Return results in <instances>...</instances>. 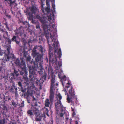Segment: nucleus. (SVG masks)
Wrapping results in <instances>:
<instances>
[{"label":"nucleus","instance_id":"obj_1","mask_svg":"<svg viewBox=\"0 0 124 124\" xmlns=\"http://www.w3.org/2000/svg\"><path fill=\"white\" fill-rule=\"evenodd\" d=\"M36 17L42 23V26L44 31V35L49 45V64H52L57 61V58H60L62 56L60 48L59 49L58 52H57L59 42L57 38L56 29L48 23L46 17H41L38 15Z\"/></svg>","mask_w":124,"mask_h":124},{"label":"nucleus","instance_id":"obj_2","mask_svg":"<svg viewBox=\"0 0 124 124\" xmlns=\"http://www.w3.org/2000/svg\"><path fill=\"white\" fill-rule=\"evenodd\" d=\"M45 50L42 46H35L32 51V53L34 57H35V61H31V63L33 64L32 66H30L29 78L31 81H33L34 75H36V71L37 69L39 74H42L44 70L43 66V52Z\"/></svg>","mask_w":124,"mask_h":124},{"label":"nucleus","instance_id":"obj_3","mask_svg":"<svg viewBox=\"0 0 124 124\" xmlns=\"http://www.w3.org/2000/svg\"><path fill=\"white\" fill-rule=\"evenodd\" d=\"M69 95H67L68 97L67 98V100L68 102L69 103H70L71 101V104L73 105V107H71V111L73 112L72 113V116L74 117V116L76 115V112L75 108L74 106V104L72 103V99H75L77 100V98L75 95L74 93L75 91L74 90V89L72 87H71V88L70 89L69 91Z\"/></svg>","mask_w":124,"mask_h":124},{"label":"nucleus","instance_id":"obj_4","mask_svg":"<svg viewBox=\"0 0 124 124\" xmlns=\"http://www.w3.org/2000/svg\"><path fill=\"white\" fill-rule=\"evenodd\" d=\"M51 85L50 87V95L49 96V99L51 103L53 102L54 100V93L53 91V88L55 87L57 88L58 85V84L57 82L55 83V75H54L53 73H52L51 74Z\"/></svg>","mask_w":124,"mask_h":124},{"label":"nucleus","instance_id":"obj_5","mask_svg":"<svg viewBox=\"0 0 124 124\" xmlns=\"http://www.w3.org/2000/svg\"><path fill=\"white\" fill-rule=\"evenodd\" d=\"M7 40V41L8 43V44L7 45L6 48L7 50L6 51L5 57L7 59V60H10L11 58H14V55L12 53H10V50L11 49L10 44H11V39H10L9 38H6Z\"/></svg>","mask_w":124,"mask_h":124},{"label":"nucleus","instance_id":"obj_6","mask_svg":"<svg viewBox=\"0 0 124 124\" xmlns=\"http://www.w3.org/2000/svg\"><path fill=\"white\" fill-rule=\"evenodd\" d=\"M62 99V97L61 94L60 93L59 94L58 97H56V100L55 101V107L57 111H58L59 109L61 108H62V111H63V108L61 101Z\"/></svg>","mask_w":124,"mask_h":124},{"label":"nucleus","instance_id":"obj_7","mask_svg":"<svg viewBox=\"0 0 124 124\" xmlns=\"http://www.w3.org/2000/svg\"><path fill=\"white\" fill-rule=\"evenodd\" d=\"M44 74H39L40 75H41V77L39 80L37 79L36 81V84L39 86L40 87L42 86V84L43 82L46 80V79L47 74L45 72H44Z\"/></svg>","mask_w":124,"mask_h":124},{"label":"nucleus","instance_id":"obj_8","mask_svg":"<svg viewBox=\"0 0 124 124\" xmlns=\"http://www.w3.org/2000/svg\"><path fill=\"white\" fill-rule=\"evenodd\" d=\"M23 27L21 26L18 29L15 31V35L17 37H18L19 36L21 37L23 34Z\"/></svg>","mask_w":124,"mask_h":124},{"label":"nucleus","instance_id":"obj_9","mask_svg":"<svg viewBox=\"0 0 124 124\" xmlns=\"http://www.w3.org/2000/svg\"><path fill=\"white\" fill-rule=\"evenodd\" d=\"M5 53H6V51L5 52V55H4V57L5 58V59H4V58L3 59H0V62L1 63V65H4L5 64V62L6 61H9L10 62H12V61H14L16 59V57L14 55V58H12L10 59L9 60H7V59H6V58H5Z\"/></svg>","mask_w":124,"mask_h":124},{"label":"nucleus","instance_id":"obj_10","mask_svg":"<svg viewBox=\"0 0 124 124\" xmlns=\"http://www.w3.org/2000/svg\"><path fill=\"white\" fill-rule=\"evenodd\" d=\"M15 64L19 66V67L21 68V69L23 68L22 66L24 65L26 66L25 62L23 60H22L21 62L18 59H17L15 62Z\"/></svg>","mask_w":124,"mask_h":124},{"label":"nucleus","instance_id":"obj_11","mask_svg":"<svg viewBox=\"0 0 124 124\" xmlns=\"http://www.w3.org/2000/svg\"><path fill=\"white\" fill-rule=\"evenodd\" d=\"M19 70H16L14 68L13 73H12L10 74L12 76V77H11V78H14L15 79H16L15 76H16V77H17L19 75Z\"/></svg>","mask_w":124,"mask_h":124},{"label":"nucleus","instance_id":"obj_12","mask_svg":"<svg viewBox=\"0 0 124 124\" xmlns=\"http://www.w3.org/2000/svg\"><path fill=\"white\" fill-rule=\"evenodd\" d=\"M29 12H31L32 14H35L39 12V10L37 9L36 7L34 5L32 6L30 9V10Z\"/></svg>","mask_w":124,"mask_h":124},{"label":"nucleus","instance_id":"obj_13","mask_svg":"<svg viewBox=\"0 0 124 124\" xmlns=\"http://www.w3.org/2000/svg\"><path fill=\"white\" fill-rule=\"evenodd\" d=\"M5 1H7L8 3L11 8L15 7L17 6V4L16 3V0L13 1L12 0H5Z\"/></svg>","mask_w":124,"mask_h":124},{"label":"nucleus","instance_id":"obj_14","mask_svg":"<svg viewBox=\"0 0 124 124\" xmlns=\"http://www.w3.org/2000/svg\"><path fill=\"white\" fill-rule=\"evenodd\" d=\"M17 89L14 85H12L11 86V88L9 90V91L10 92L12 93H15V94H16L17 93Z\"/></svg>","mask_w":124,"mask_h":124},{"label":"nucleus","instance_id":"obj_15","mask_svg":"<svg viewBox=\"0 0 124 124\" xmlns=\"http://www.w3.org/2000/svg\"><path fill=\"white\" fill-rule=\"evenodd\" d=\"M26 15L29 16L28 19L30 20H32L33 19V14L29 12V10L28 9L26 10L25 12Z\"/></svg>","mask_w":124,"mask_h":124},{"label":"nucleus","instance_id":"obj_16","mask_svg":"<svg viewBox=\"0 0 124 124\" xmlns=\"http://www.w3.org/2000/svg\"><path fill=\"white\" fill-rule=\"evenodd\" d=\"M35 116L36 117L35 118V120L40 121H41L42 117L43 116V115L39 113L36 115Z\"/></svg>","mask_w":124,"mask_h":124},{"label":"nucleus","instance_id":"obj_17","mask_svg":"<svg viewBox=\"0 0 124 124\" xmlns=\"http://www.w3.org/2000/svg\"><path fill=\"white\" fill-rule=\"evenodd\" d=\"M22 67L23 68L22 69V70L23 71L24 73V75L23 76V77H27V75H28V72L26 69V66H25L24 65H22Z\"/></svg>","mask_w":124,"mask_h":124},{"label":"nucleus","instance_id":"obj_18","mask_svg":"<svg viewBox=\"0 0 124 124\" xmlns=\"http://www.w3.org/2000/svg\"><path fill=\"white\" fill-rule=\"evenodd\" d=\"M18 37L17 36L15 35L14 36L12 37V38L11 39V41L12 42H15L17 44H19V41H18V39L17 38Z\"/></svg>","mask_w":124,"mask_h":124},{"label":"nucleus","instance_id":"obj_19","mask_svg":"<svg viewBox=\"0 0 124 124\" xmlns=\"http://www.w3.org/2000/svg\"><path fill=\"white\" fill-rule=\"evenodd\" d=\"M8 77L7 75H0V79L4 78V82L5 83H6L7 81L8 80Z\"/></svg>","mask_w":124,"mask_h":124},{"label":"nucleus","instance_id":"obj_20","mask_svg":"<svg viewBox=\"0 0 124 124\" xmlns=\"http://www.w3.org/2000/svg\"><path fill=\"white\" fill-rule=\"evenodd\" d=\"M32 111L35 115L40 113L39 110L37 108L33 107V108H32Z\"/></svg>","mask_w":124,"mask_h":124},{"label":"nucleus","instance_id":"obj_21","mask_svg":"<svg viewBox=\"0 0 124 124\" xmlns=\"http://www.w3.org/2000/svg\"><path fill=\"white\" fill-rule=\"evenodd\" d=\"M45 106L46 107H49L50 102H49V100L48 99H46L45 101Z\"/></svg>","mask_w":124,"mask_h":124},{"label":"nucleus","instance_id":"obj_22","mask_svg":"<svg viewBox=\"0 0 124 124\" xmlns=\"http://www.w3.org/2000/svg\"><path fill=\"white\" fill-rule=\"evenodd\" d=\"M5 67L1 66L0 67V72L3 74L5 73Z\"/></svg>","mask_w":124,"mask_h":124},{"label":"nucleus","instance_id":"obj_23","mask_svg":"<svg viewBox=\"0 0 124 124\" xmlns=\"http://www.w3.org/2000/svg\"><path fill=\"white\" fill-rule=\"evenodd\" d=\"M66 80L67 79L66 77L65 76H64L61 79V80L62 82V84L63 86H64V84L65 83V81H66Z\"/></svg>","mask_w":124,"mask_h":124},{"label":"nucleus","instance_id":"obj_24","mask_svg":"<svg viewBox=\"0 0 124 124\" xmlns=\"http://www.w3.org/2000/svg\"><path fill=\"white\" fill-rule=\"evenodd\" d=\"M44 11L43 12L42 11L43 13H44V14H45L46 13L45 12H46L47 13H48L50 12V8L49 7H47L46 8H44Z\"/></svg>","mask_w":124,"mask_h":124},{"label":"nucleus","instance_id":"obj_25","mask_svg":"<svg viewBox=\"0 0 124 124\" xmlns=\"http://www.w3.org/2000/svg\"><path fill=\"white\" fill-rule=\"evenodd\" d=\"M31 95V94L28 91H27L26 93H24V96L26 98H30L29 96Z\"/></svg>","mask_w":124,"mask_h":124},{"label":"nucleus","instance_id":"obj_26","mask_svg":"<svg viewBox=\"0 0 124 124\" xmlns=\"http://www.w3.org/2000/svg\"><path fill=\"white\" fill-rule=\"evenodd\" d=\"M44 113L46 114L48 116H49V115L48 114V110L47 108H46L45 107H44Z\"/></svg>","mask_w":124,"mask_h":124},{"label":"nucleus","instance_id":"obj_27","mask_svg":"<svg viewBox=\"0 0 124 124\" xmlns=\"http://www.w3.org/2000/svg\"><path fill=\"white\" fill-rule=\"evenodd\" d=\"M54 16V15L53 13H52L51 15L50 14V16H48V20L49 21H50L52 20V17Z\"/></svg>","mask_w":124,"mask_h":124},{"label":"nucleus","instance_id":"obj_28","mask_svg":"<svg viewBox=\"0 0 124 124\" xmlns=\"http://www.w3.org/2000/svg\"><path fill=\"white\" fill-rule=\"evenodd\" d=\"M41 1V9L43 12L44 11V8L43 6L44 5V4H43V0H40Z\"/></svg>","mask_w":124,"mask_h":124},{"label":"nucleus","instance_id":"obj_29","mask_svg":"<svg viewBox=\"0 0 124 124\" xmlns=\"http://www.w3.org/2000/svg\"><path fill=\"white\" fill-rule=\"evenodd\" d=\"M32 110H28L27 112V114L29 116H31L33 115V113L32 111Z\"/></svg>","mask_w":124,"mask_h":124},{"label":"nucleus","instance_id":"obj_30","mask_svg":"<svg viewBox=\"0 0 124 124\" xmlns=\"http://www.w3.org/2000/svg\"><path fill=\"white\" fill-rule=\"evenodd\" d=\"M25 58L26 59V61L27 62H30L31 60V57L29 56L28 57H27Z\"/></svg>","mask_w":124,"mask_h":124},{"label":"nucleus","instance_id":"obj_31","mask_svg":"<svg viewBox=\"0 0 124 124\" xmlns=\"http://www.w3.org/2000/svg\"><path fill=\"white\" fill-rule=\"evenodd\" d=\"M3 37L4 38H7V37L8 36V32L6 31L5 33L4 34L3 36Z\"/></svg>","mask_w":124,"mask_h":124},{"label":"nucleus","instance_id":"obj_32","mask_svg":"<svg viewBox=\"0 0 124 124\" xmlns=\"http://www.w3.org/2000/svg\"><path fill=\"white\" fill-rule=\"evenodd\" d=\"M23 25H24L26 26V27L27 26L28 27L29 24V23L26 21H25L24 22H23Z\"/></svg>","mask_w":124,"mask_h":124},{"label":"nucleus","instance_id":"obj_33","mask_svg":"<svg viewBox=\"0 0 124 124\" xmlns=\"http://www.w3.org/2000/svg\"><path fill=\"white\" fill-rule=\"evenodd\" d=\"M24 79L26 81L25 82L27 84L28 83V82H29V79L28 77H23Z\"/></svg>","mask_w":124,"mask_h":124},{"label":"nucleus","instance_id":"obj_34","mask_svg":"<svg viewBox=\"0 0 124 124\" xmlns=\"http://www.w3.org/2000/svg\"><path fill=\"white\" fill-rule=\"evenodd\" d=\"M23 56L24 57L26 58V55L27 54V53L25 51H24L23 52Z\"/></svg>","mask_w":124,"mask_h":124},{"label":"nucleus","instance_id":"obj_35","mask_svg":"<svg viewBox=\"0 0 124 124\" xmlns=\"http://www.w3.org/2000/svg\"><path fill=\"white\" fill-rule=\"evenodd\" d=\"M18 85L20 88H22V84L21 82H18Z\"/></svg>","mask_w":124,"mask_h":124},{"label":"nucleus","instance_id":"obj_36","mask_svg":"<svg viewBox=\"0 0 124 124\" xmlns=\"http://www.w3.org/2000/svg\"><path fill=\"white\" fill-rule=\"evenodd\" d=\"M3 50L1 49L0 46V55L2 56L3 55Z\"/></svg>","mask_w":124,"mask_h":124},{"label":"nucleus","instance_id":"obj_37","mask_svg":"<svg viewBox=\"0 0 124 124\" xmlns=\"http://www.w3.org/2000/svg\"><path fill=\"white\" fill-rule=\"evenodd\" d=\"M12 105L14 106H15V107H16L17 106V105L16 104V102H14V101H13V102H12Z\"/></svg>","mask_w":124,"mask_h":124},{"label":"nucleus","instance_id":"obj_38","mask_svg":"<svg viewBox=\"0 0 124 124\" xmlns=\"http://www.w3.org/2000/svg\"><path fill=\"white\" fill-rule=\"evenodd\" d=\"M46 5L47 6V7H49L50 4H49V1L48 0H46Z\"/></svg>","mask_w":124,"mask_h":124},{"label":"nucleus","instance_id":"obj_39","mask_svg":"<svg viewBox=\"0 0 124 124\" xmlns=\"http://www.w3.org/2000/svg\"><path fill=\"white\" fill-rule=\"evenodd\" d=\"M24 101H23L21 104V105L20 106V107H23L24 106Z\"/></svg>","mask_w":124,"mask_h":124},{"label":"nucleus","instance_id":"obj_40","mask_svg":"<svg viewBox=\"0 0 124 124\" xmlns=\"http://www.w3.org/2000/svg\"><path fill=\"white\" fill-rule=\"evenodd\" d=\"M36 29H40V27L39 24H38L36 25Z\"/></svg>","mask_w":124,"mask_h":124},{"label":"nucleus","instance_id":"obj_41","mask_svg":"<svg viewBox=\"0 0 124 124\" xmlns=\"http://www.w3.org/2000/svg\"><path fill=\"white\" fill-rule=\"evenodd\" d=\"M62 111L61 110V112L60 114V117H62L63 116V115H64V114L63 113H62V111Z\"/></svg>","mask_w":124,"mask_h":124},{"label":"nucleus","instance_id":"obj_42","mask_svg":"<svg viewBox=\"0 0 124 124\" xmlns=\"http://www.w3.org/2000/svg\"><path fill=\"white\" fill-rule=\"evenodd\" d=\"M52 7L53 8L54 10L55 11V5L54 4H52Z\"/></svg>","mask_w":124,"mask_h":124},{"label":"nucleus","instance_id":"obj_43","mask_svg":"<svg viewBox=\"0 0 124 124\" xmlns=\"http://www.w3.org/2000/svg\"><path fill=\"white\" fill-rule=\"evenodd\" d=\"M20 73L21 75H23L24 73L23 71L22 70V71H21L20 72Z\"/></svg>","mask_w":124,"mask_h":124},{"label":"nucleus","instance_id":"obj_44","mask_svg":"<svg viewBox=\"0 0 124 124\" xmlns=\"http://www.w3.org/2000/svg\"><path fill=\"white\" fill-rule=\"evenodd\" d=\"M27 99V102L28 103H30V98H26Z\"/></svg>","mask_w":124,"mask_h":124},{"label":"nucleus","instance_id":"obj_45","mask_svg":"<svg viewBox=\"0 0 124 124\" xmlns=\"http://www.w3.org/2000/svg\"><path fill=\"white\" fill-rule=\"evenodd\" d=\"M32 97L33 98L32 99V101H33L36 100V98L34 97V96H32Z\"/></svg>","mask_w":124,"mask_h":124},{"label":"nucleus","instance_id":"obj_46","mask_svg":"<svg viewBox=\"0 0 124 124\" xmlns=\"http://www.w3.org/2000/svg\"><path fill=\"white\" fill-rule=\"evenodd\" d=\"M31 20L32 21H31V22H32V23L34 24V23H35V21L34 20H33V19H32V20Z\"/></svg>","mask_w":124,"mask_h":124},{"label":"nucleus","instance_id":"obj_47","mask_svg":"<svg viewBox=\"0 0 124 124\" xmlns=\"http://www.w3.org/2000/svg\"><path fill=\"white\" fill-rule=\"evenodd\" d=\"M62 64L61 63V62L58 63V65H59V67H60L62 66Z\"/></svg>","mask_w":124,"mask_h":124},{"label":"nucleus","instance_id":"obj_48","mask_svg":"<svg viewBox=\"0 0 124 124\" xmlns=\"http://www.w3.org/2000/svg\"><path fill=\"white\" fill-rule=\"evenodd\" d=\"M11 12L12 13V14H13L14 15L15 14V13L13 12L12 10H11Z\"/></svg>","mask_w":124,"mask_h":124},{"label":"nucleus","instance_id":"obj_49","mask_svg":"<svg viewBox=\"0 0 124 124\" xmlns=\"http://www.w3.org/2000/svg\"><path fill=\"white\" fill-rule=\"evenodd\" d=\"M68 82L67 83V84L68 85H70V83L69 81V80H68Z\"/></svg>","mask_w":124,"mask_h":124},{"label":"nucleus","instance_id":"obj_50","mask_svg":"<svg viewBox=\"0 0 124 124\" xmlns=\"http://www.w3.org/2000/svg\"><path fill=\"white\" fill-rule=\"evenodd\" d=\"M75 124H78V122L77 121H75Z\"/></svg>","mask_w":124,"mask_h":124},{"label":"nucleus","instance_id":"obj_51","mask_svg":"<svg viewBox=\"0 0 124 124\" xmlns=\"http://www.w3.org/2000/svg\"><path fill=\"white\" fill-rule=\"evenodd\" d=\"M7 16L8 18H11V16L10 15H7Z\"/></svg>","mask_w":124,"mask_h":124},{"label":"nucleus","instance_id":"obj_52","mask_svg":"<svg viewBox=\"0 0 124 124\" xmlns=\"http://www.w3.org/2000/svg\"><path fill=\"white\" fill-rule=\"evenodd\" d=\"M66 87L67 88H69L70 87V85H68V86H66Z\"/></svg>","mask_w":124,"mask_h":124},{"label":"nucleus","instance_id":"obj_53","mask_svg":"<svg viewBox=\"0 0 124 124\" xmlns=\"http://www.w3.org/2000/svg\"><path fill=\"white\" fill-rule=\"evenodd\" d=\"M69 118L68 117H66V119L67 120H68Z\"/></svg>","mask_w":124,"mask_h":124},{"label":"nucleus","instance_id":"obj_54","mask_svg":"<svg viewBox=\"0 0 124 124\" xmlns=\"http://www.w3.org/2000/svg\"><path fill=\"white\" fill-rule=\"evenodd\" d=\"M22 92H24V90H22Z\"/></svg>","mask_w":124,"mask_h":124},{"label":"nucleus","instance_id":"obj_55","mask_svg":"<svg viewBox=\"0 0 124 124\" xmlns=\"http://www.w3.org/2000/svg\"><path fill=\"white\" fill-rule=\"evenodd\" d=\"M50 78V77L49 76V77H48V79H49Z\"/></svg>","mask_w":124,"mask_h":124},{"label":"nucleus","instance_id":"obj_56","mask_svg":"<svg viewBox=\"0 0 124 124\" xmlns=\"http://www.w3.org/2000/svg\"><path fill=\"white\" fill-rule=\"evenodd\" d=\"M59 76V74H58V76H59V77H59V78H60V77Z\"/></svg>","mask_w":124,"mask_h":124},{"label":"nucleus","instance_id":"obj_57","mask_svg":"<svg viewBox=\"0 0 124 124\" xmlns=\"http://www.w3.org/2000/svg\"><path fill=\"white\" fill-rule=\"evenodd\" d=\"M10 100V98H9L8 99V100Z\"/></svg>","mask_w":124,"mask_h":124},{"label":"nucleus","instance_id":"obj_58","mask_svg":"<svg viewBox=\"0 0 124 124\" xmlns=\"http://www.w3.org/2000/svg\"><path fill=\"white\" fill-rule=\"evenodd\" d=\"M35 105L36 106H37V104H35Z\"/></svg>","mask_w":124,"mask_h":124},{"label":"nucleus","instance_id":"obj_59","mask_svg":"<svg viewBox=\"0 0 124 124\" xmlns=\"http://www.w3.org/2000/svg\"><path fill=\"white\" fill-rule=\"evenodd\" d=\"M20 0V1H22V0Z\"/></svg>","mask_w":124,"mask_h":124},{"label":"nucleus","instance_id":"obj_60","mask_svg":"<svg viewBox=\"0 0 124 124\" xmlns=\"http://www.w3.org/2000/svg\"><path fill=\"white\" fill-rule=\"evenodd\" d=\"M45 0H43V1H44Z\"/></svg>","mask_w":124,"mask_h":124},{"label":"nucleus","instance_id":"obj_61","mask_svg":"<svg viewBox=\"0 0 124 124\" xmlns=\"http://www.w3.org/2000/svg\"><path fill=\"white\" fill-rule=\"evenodd\" d=\"M0 124H1V123H0Z\"/></svg>","mask_w":124,"mask_h":124}]
</instances>
